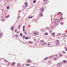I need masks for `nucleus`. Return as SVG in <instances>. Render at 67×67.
I'll use <instances>...</instances> for the list:
<instances>
[{
	"mask_svg": "<svg viewBox=\"0 0 67 67\" xmlns=\"http://www.w3.org/2000/svg\"><path fill=\"white\" fill-rule=\"evenodd\" d=\"M48 45H50V43H48L47 44Z\"/></svg>",
	"mask_w": 67,
	"mask_h": 67,
	"instance_id": "obj_52",
	"label": "nucleus"
},
{
	"mask_svg": "<svg viewBox=\"0 0 67 67\" xmlns=\"http://www.w3.org/2000/svg\"><path fill=\"white\" fill-rule=\"evenodd\" d=\"M46 4H47V2L46 3Z\"/></svg>",
	"mask_w": 67,
	"mask_h": 67,
	"instance_id": "obj_54",
	"label": "nucleus"
},
{
	"mask_svg": "<svg viewBox=\"0 0 67 67\" xmlns=\"http://www.w3.org/2000/svg\"><path fill=\"white\" fill-rule=\"evenodd\" d=\"M23 32H24V30L25 29V26L24 25L23 26Z\"/></svg>",
	"mask_w": 67,
	"mask_h": 67,
	"instance_id": "obj_4",
	"label": "nucleus"
},
{
	"mask_svg": "<svg viewBox=\"0 0 67 67\" xmlns=\"http://www.w3.org/2000/svg\"><path fill=\"white\" fill-rule=\"evenodd\" d=\"M40 11L42 12H43L44 11V9L42 8L40 9Z\"/></svg>",
	"mask_w": 67,
	"mask_h": 67,
	"instance_id": "obj_5",
	"label": "nucleus"
},
{
	"mask_svg": "<svg viewBox=\"0 0 67 67\" xmlns=\"http://www.w3.org/2000/svg\"><path fill=\"white\" fill-rule=\"evenodd\" d=\"M44 34L46 35H48V33L47 32H46Z\"/></svg>",
	"mask_w": 67,
	"mask_h": 67,
	"instance_id": "obj_17",
	"label": "nucleus"
},
{
	"mask_svg": "<svg viewBox=\"0 0 67 67\" xmlns=\"http://www.w3.org/2000/svg\"><path fill=\"white\" fill-rule=\"evenodd\" d=\"M16 37H18V35H16Z\"/></svg>",
	"mask_w": 67,
	"mask_h": 67,
	"instance_id": "obj_48",
	"label": "nucleus"
},
{
	"mask_svg": "<svg viewBox=\"0 0 67 67\" xmlns=\"http://www.w3.org/2000/svg\"><path fill=\"white\" fill-rule=\"evenodd\" d=\"M62 13L60 12H59V15H62Z\"/></svg>",
	"mask_w": 67,
	"mask_h": 67,
	"instance_id": "obj_18",
	"label": "nucleus"
},
{
	"mask_svg": "<svg viewBox=\"0 0 67 67\" xmlns=\"http://www.w3.org/2000/svg\"><path fill=\"white\" fill-rule=\"evenodd\" d=\"M54 55H52V57H54Z\"/></svg>",
	"mask_w": 67,
	"mask_h": 67,
	"instance_id": "obj_58",
	"label": "nucleus"
},
{
	"mask_svg": "<svg viewBox=\"0 0 67 67\" xmlns=\"http://www.w3.org/2000/svg\"><path fill=\"white\" fill-rule=\"evenodd\" d=\"M37 32H35L34 33V35H37Z\"/></svg>",
	"mask_w": 67,
	"mask_h": 67,
	"instance_id": "obj_20",
	"label": "nucleus"
},
{
	"mask_svg": "<svg viewBox=\"0 0 67 67\" xmlns=\"http://www.w3.org/2000/svg\"><path fill=\"white\" fill-rule=\"evenodd\" d=\"M31 60L30 59H28L27 60V62H28V63H30L31 62Z\"/></svg>",
	"mask_w": 67,
	"mask_h": 67,
	"instance_id": "obj_8",
	"label": "nucleus"
},
{
	"mask_svg": "<svg viewBox=\"0 0 67 67\" xmlns=\"http://www.w3.org/2000/svg\"><path fill=\"white\" fill-rule=\"evenodd\" d=\"M61 25H63V23H60Z\"/></svg>",
	"mask_w": 67,
	"mask_h": 67,
	"instance_id": "obj_37",
	"label": "nucleus"
},
{
	"mask_svg": "<svg viewBox=\"0 0 67 67\" xmlns=\"http://www.w3.org/2000/svg\"><path fill=\"white\" fill-rule=\"evenodd\" d=\"M24 33L25 34H27V33L26 32V31H25L24 32Z\"/></svg>",
	"mask_w": 67,
	"mask_h": 67,
	"instance_id": "obj_22",
	"label": "nucleus"
},
{
	"mask_svg": "<svg viewBox=\"0 0 67 67\" xmlns=\"http://www.w3.org/2000/svg\"><path fill=\"white\" fill-rule=\"evenodd\" d=\"M49 32L50 33H51V32H52V31H49Z\"/></svg>",
	"mask_w": 67,
	"mask_h": 67,
	"instance_id": "obj_50",
	"label": "nucleus"
},
{
	"mask_svg": "<svg viewBox=\"0 0 67 67\" xmlns=\"http://www.w3.org/2000/svg\"><path fill=\"white\" fill-rule=\"evenodd\" d=\"M33 42H31L30 44H33Z\"/></svg>",
	"mask_w": 67,
	"mask_h": 67,
	"instance_id": "obj_44",
	"label": "nucleus"
},
{
	"mask_svg": "<svg viewBox=\"0 0 67 67\" xmlns=\"http://www.w3.org/2000/svg\"><path fill=\"white\" fill-rule=\"evenodd\" d=\"M50 61H49V63H50V64H51V63H50Z\"/></svg>",
	"mask_w": 67,
	"mask_h": 67,
	"instance_id": "obj_57",
	"label": "nucleus"
},
{
	"mask_svg": "<svg viewBox=\"0 0 67 67\" xmlns=\"http://www.w3.org/2000/svg\"><path fill=\"white\" fill-rule=\"evenodd\" d=\"M29 43H31V41H28Z\"/></svg>",
	"mask_w": 67,
	"mask_h": 67,
	"instance_id": "obj_40",
	"label": "nucleus"
},
{
	"mask_svg": "<svg viewBox=\"0 0 67 67\" xmlns=\"http://www.w3.org/2000/svg\"><path fill=\"white\" fill-rule=\"evenodd\" d=\"M59 20H62V18H60V19H59Z\"/></svg>",
	"mask_w": 67,
	"mask_h": 67,
	"instance_id": "obj_53",
	"label": "nucleus"
},
{
	"mask_svg": "<svg viewBox=\"0 0 67 67\" xmlns=\"http://www.w3.org/2000/svg\"><path fill=\"white\" fill-rule=\"evenodd\" d=\"M7 9H9V6H7Z\"/></svg>",
	"mask_w": 67,
	"mask_h": 67,
	"instance_id": "obj_25",
	"label": "nucleus"
},
{
	"mask_svg": "<svg viewBox=\"0 0 67 67\" xmlns=\"http://www.w3.org/2000/svg\"><path fill=\"white\" fill-rule=\"evenodd\" d=\"M1 36H0V38H1V36H3V33H1Z\"/></svg>",
	"mask_w": 67,
	"mask_h": 67,
	"instance_id": "obj_15",
	"label": "nucleus"
},
{
	"mask_svg": "<svg viewBox=\"0 0 67 67\" xmlns=\"http://www.w3.org/2000/svg\"><path fill=\"white\" fill-rule=\"evenodd\" d=\"M65 51H67V48H66L65 49Z\"/></svg>",
	"mask_w": 67,
	"mask_h": 67,
	"instance_id": "obj_43",
	"label": "nucleus"
},
{
	"mask_svg": "<svg viewBox=\"0 0 67 67\" xmlns=\"http://www.w3.org/2000/svg\"><path fill=\"white\" fill-rule=\"evenodd\" d=\"M27 38H28V39H30V36H28L27 37Z\"/></svg>",
	"mask_w": 67,
	"mask_h": 67,
	"instance_id": "obj_32",
	"label": "nucleus"
},
{
	"mask_svg": "<svg viewBox=\"0 0 67 67\" xmlns=\"http://www.w3.org/2000/svg\"><path fill=\"white\" fill-rule=\"evenodd\" d=\"M7 10H6V15L7 14Z\"/></svg>",
	"mask_w": 67,
	"mask_h": 67,
	"instance_id": "obj_61",
	"label": "nucleus"
},
{
	"mask_svg": "<svg viewBox=\"0 0 67 67\" xmlns=\"http://www.w3.org/2000/svg\"><path fill=\"white\" fill-rule=\"evenodd\" d=\"M41 45H47V44H46V43H43V44H41Z\"/></svg>",
	"mask_w": 67,
	"mask_h": 67,
	"instance_id": "obj_13",
	"label": "nucleus"
},
{
	"mask_svg": "<svg viewBox=\"0 0 67 67\" xmlns=\"http://www.w3.org/2000/svg\"><path fill=\"white\" fill-rule=\"evenodd\" d=\"M63 35H65V34H66L64 33L63 34Z\"/></svg>",
	"mask_w": 67,
	"mask_h": 67,
	"instance_id": "obj_62",
	"label": "nucleus"
},
{
	"mask_svg": "<svg viewBox=\"0 0 67 67\" xmlns=\"http://www.w3.org/2000/svg\"><path fill=\"white\" fill-rule=\"evenodd\" d=\"M52 36H55V33L53 32L52 34Z\"/></svg>",
	"mask_w": 67,
	"mask_h": 67,
	"instance_id": "obj_6",
	"label": "nucleus"
},
{
	"mask_svg": "<svg viewBox=\"0 0 67 67\" xmlns=\"http://www.w3.org/2000/svg\"><path fill=\"white\" fill-rule=\"evenodd\" d=\"M25 38V40H27V39H28L27 37H26Z\"/></svg>",
	"mask_w": 67,
	"mask_h": 67,
	"instance_id": "obj_29",
	"label": "nucleus"
},
{
	"mask_svg": "<svg viewBox=\"0 0 67 67\" xmlns=\"http://www.w3.org/2000/svg\"><path fill=\"white\" fill-rule=\"evenodd\" d=\"M17 33L18 34L19 33V31H17Z\"/></svg>",
	"mask_w": 67,
	"mask_h": 67,
	"instance_id": "obj_64",
	"label": "nucleus"
},
{
	"mask_svg": "<svg viewBox=\"0 0 67 67\" xmlns=\"http://www.w3.org/2000/svg\"><path fill=\"white\" fill-rule=\"evenodd\" d=\"M17 66L18 67H20L21 66V64L20 63H18Z\"/></svg>",
	"mask_w": 67,
	"mask_h": 67,
	"instance_id": "obj_1",
	"label": "nucleus"
},
{
	"mask_svg": "<svg viewBox=\"0 0 67 67\" xmlns=\"http://www.w3.org/2000/svg\"><path fill=\"white\" fill-rule=\"evenodd\" d=\"M46 28L47 29H49V27H46Z\"/></svg>",
	"mask_w": 67,
	"mask_h": 67,
	"instance_id": "obj_51",
	"label": "nucleus"
},
{
	"mask_svg": "<svg viewBox=\"0 0 67 67\" xmlns=\"http://www.w3.org/2000/svg\"><path fill=\"white\" fill-rule=\"evenodd\" d=\"M36 0H34L33 1V3H36Z\"/></svg>",
	"mask_w": 67,
	"mask_h": 67,
	"instance_id": "obj_14",
	"label": "nucleus"
},
{
	"mask_svg": "<svg viewBox=\"0 0 67 67\" xmlns=\"http://www.w3.org/2000/svg\"><path fill=\"white\" fill-rule=\"evenodd\" d=\"M11 65H12L13 66V65H14V64H13V63H11Z\"/></svg>",
	"mask_w": 67,
	"mask_h": 67,
	"instance_id": "obj_38",
	"label": "nucleus"
},
{
	"mask_svg": "<svg viewBox=\"0 0 67 67\" xmlns=\"http://www.w3.org/2000/svg\"><path fill=\"white\" fill-rule=\"evenodd\" d=\"M55 21H56V20H57V19H55Z\"/></svg>",
	"mask_w": 67,
	"mask_h": 67,
	"instance_id": "obj_63",
	"label": "nucleus"
},
{
	"mask_svg": "<svg viewBox=\"0 0 67 67\" xmlns=\"http://www.w3.org/2000/svg\"><path fill=\"white\" fill-rule=\"evenodd\" d=\"M61 18H62V19H63V17L62 16H61Z\"/></svg>",
	"mask_w": 67,
	"mask_h": 67,
	"instance_id": "obj_56",
	"label": "nucleus"
},
{
	"mask_svg": "<svg viewBox=\"0 0 67 67\" xmlns=\"http://www.w3.org/2000/svg\"><path fill=\"white\" fill-rule=\"evenodd\" d=\"M5 0L6 1V2H8V0Z\"/></svg>",
	"mask_w": 67,
	"mask_h": 67,
	"instance_id": "obj_55",
	"label": "nucleus"
},
{
	"mask_svg": "<svg viewBox=\"0 0 67 67\" xmlns=\"http://www.w3.org/2000/svg\"><path fill=\"white\" fill-rule=\"evenodd\" d=\"M56 36V37H58V34H57Z\"/></svg>",
	"mask_w": 67,
	"mask_h": 67,
	"instance_id": "obj_36",
	"label": "nucleus"
},
{
	"mask_svg": "<svg viewBox=\"0 0 67 67\" xmlns=\"http://www.w3.org/2000/svg\"><path fill=\"white\" fill-rule=\"evenodd\" d=\"M63 53H64V54H65V53H66V52H64V51H63Z\"/></svg>",
	"mask_w": 67,
	"mask_h": 67,
	"instance_id": "obj_41",
	"label": "nucleus"
},
{
	"mask_svg": "<svg viewBox=\"0 0 67 67\" xmlns=\"http://www.w3.org/2000/svg\"><path fill=\"white\" fill-rule=\"evenodd\" d=\"M48 57H46L44 59V60H47V59H48Z\"/></svg>",
	"mask_w": 67,
	"mask_h": 67,
	"instance_id": "obj_9",
	"label": "nucleus"
},
{
	"mask_svg": "<svg viewBox=\"0 0 67 67\" xmlns=\"http://www.w3.org/2000/svg\"><path fill=\"white\" fill-rule=\"evenodd\" d=\"M54 23H55V24H56L57 23V21H55L54 22Z\"/></svg>",
	"mask_w": 67,
	"mask_h": 67,
	"instance_id": "obj_35",
	"label": "nucleus"
},
{
	"mask_svg": "<svg viewBox=\"0 0 67 67\" xmlns=\"http://www.w3.org/2000/svg\"><path fill=\"white\" fill-rule=\"evenodd\" d=\"M22 65H23V66H24V64H23Z\"/></svg>",
	"mask_w": 67,
	"mask_h": 67,
	"instance_id": "obj_60",
	"label": "nucleus"
},
{
	"mask_svg": "<svg viewBox=\"0 0 67 67\" xmlns=\"http://www.w3.org/2000/svg\"><path fill=\"white\" fill-rule=\"evenodd\" d=\"M65 58H67V56H65Z\"/></svg>",
	"mask_w": 67,
	"mask_h": 67,
	"instance_id": "obj_45",
	"label": "nucleus"
},
{
	"mask_svg": "<svg viewBox=\"0 0 67 67\" xmlns=\"http://www.w3.org/2000/svg\"><path fill=\"white\" fill-rule=\"evenodd\" d=\"M57 42H59V41L58 40H57Z\"/></svg>",
	"mask_w": 67,
	"mask_h": 67,
	"instance_id": "obj_47",
	"label": "nucleus"
},
{
	"mask_svg": "<svg viewBox=\"0 0 67 67\" xmlns=\"http://www.w3.org/2000/svg\"><path fill=\"white\" fill-rule=\"evenodd\" d=\"M20 16H19L18 17V19H19L20 18Z\"/></svg>",
	"mask_w": 67,
	"mask_h": 67,
	"instance_id": "obj_46",
	"label": "nucleus"
},
{
	"mask_svg": "<svg viewBox=\"0 0 67 67\" xmlns=\"http://www.w3.org/2000/svg\"><path fill=\"white\" fill-rule=\"evenodd\" d=\"M40 16H43V14L40 13Z\"/></svg>",
	"mask_w": 67,
	"mask_h": 67,
	"instance_id": "obj_10",
	"label": "nucleus"
},
{
	"mask_svg": "<svg viewBox=\"0 0 67 67\" xmlns=\"http://www.w3.org/2000/svg\"><path fill=\"white\" fill-rule=\"evenodd\" d=\"M50 38L49 39V41H51V40H53V38H52V37H49Z\"/></svg>",
	"mask_w": 67,
	"mask_h": 67,
	"instance_id": "obj_11",
	"label": "nucleus"
},
{
	"mask_svg": "<svg viewBox=\"0 0 67 67\" xmlns=\"http://www.w3.org/2000/svg\"><path fill=\"white\" fill-rule=\"evenodd\" d=\"M60 57H61V56H62V54H60Z\"/></svg>",
	"mask_w": 67,
	"mask_h": 67,
	"instance_id": "obj_49",
	"label": "nucleus"
},
{
	"mask_svg": "<svg viewBox=\"0 0 67 67\" xmlns=\"http://www.w3.org/2000/svg\"><path fill=\"white\" fill-rule=\"evenodd\" d=\"M3 20V19L2 20V21L3 22H4V20Z\"/></svg>",
	"mask_w": 67,
	"mask_h": 67,
	"instance_id": "obj_34",
	"label": "nucleus"
},
{
	"mask_svg": "<svg viewBox=\"0 0 67 67\" xmlns=\"http://www.w3.org/2000/svg\"><path fill=\"white\" fill-rule=\"evenodd\" d=\"M24 4H25V7H26L27 6V2H25Z\"/></svg>",
	"mask_w": 67,
	"mask_h": 67,
	"instance_id": "obj_3",
	"label": "nucleus"
},
{
	"mask_svg": "<svg viewBox=\"0 0 67 67\" xmlns=\"http://www.w3.org/2000/svg\"><path fill=\"white\" fill-rule=\"evenodd\" d=\"M63 62L64 63H67V61L65 60H63Z\"/></svg>",
	"mask_w": 67,
	"mask_h": 67,
	"instance_id": "obj_19",
	"label": "nucleus"
},
{
	"mask_svg": "<svg viewBox=\"0 0 67 67\" xmlns=\"http://www.w3.org/2000/svg\"><path fill=\"white\" fill-rule=\"evenodd\" d=\"M40 42H41V43H45V42H44V41H43V40H41L40 41Z\"/></svg>",
	"mask_w": 67,
	"mask_h": 67,
	"instance_id": "obj_7",
	"label": "nucleus"
},
{
	"mask_svg": "<svg viewBox=\"0 0 67 67\" xmlns=\"http://www.w3.org/2000/svg\"><path fill=\"white\" fill-rule=\"evenodd\" d=\"M13 64H14V65H15V63L14 62H13Z\"/></svg>",
	"mask_w": 67,
	"mask_h": 67,
	"instance_id": "obj_42",
	"label": "nucleus"
},
{
	"mask_svg": "<svg viewBox=\"0 0 67 67\" xmlns=\"http://www.w3.org/2000/svg\"><path fill=\"white\" fill-rule=\"evenodd\" d=\"M4 60L5 62H6V63H8V61L6 60L5 59H4Z\"/></svg>",
	"mask_w": 67,
	"mask_h": 67,
	"instance_id": "obj_21",
	"label": "nucleus"
},
{
	"mask_svg": "<svg viewBox=\"0 0 67 67\" xmlns=\"http://www.w3.org/2000/svg\"><path fill=\"white\" fill-rule=\"evenodd\" d=\"M10 16V15H8L7 16H6L5 18H9V16Z\"/></svg>",
	"mask_w": 67,
	"mask_h": 67,
	"instance_id": "obj_24",
	"label": "nucleus"
},
{
	"mask_svg": "<svg viewBox=\"0 0 67 67\" xmlns=\"http://www.w3.org/2000/svg\"><path fill=\"white\" fill-rule=\"evenodd\" d=\"M57 45H59V42L57 43Z\"/></svg>",
	"mask_w": 67,
	"mask_h": 67,
	"instance_id": "obj_33",
	"label": "nucleus"
},
{
	"mask_svg": "<svg viewBox=\"0 0 67 67\" xmlns=\"http://www.w3.org/2000/svg\"><path fill=\"white\" fill-rule=\"evenodd\" d=\"M23 37L24 39L25 38V36L24 35L23 36Z\"/></svg>",
	"mask_w": 67,
	"mask_h": 67,
	"instance_id": "obj_39",
	"label": "nucleus"
},
{
	"mask_svg": "<svg viewBox=\"0 0 67 67\" xmlns=\"http://www.w3.org/2000/svg\"><path fill=\"white\" fill-rule=\"evenodd\" d=\"M21 25H19V27L18 28L19 29H20V27H21Z\"/></svg>",
	"mask_w": 67,
	"mask_h": 67,
	"instance_id": "obj_23",
	"label": "nucleus"
},
{
	"mask_svg": "<svg viewBox=\"0 0 67 67\" xmlns=\"http://www.w3.org/2000/svg\"><path fill=\"white\" fill-rule=\"evenodd\" d=\"M58 34H59V35H61L62 34H60V33H59Z\"/></svg>",
	"mask_w": 67,
	"mask_h": 67,
	"instance_id": "obj_59",
	"label": "nucleus"
},
{
	"mask_svg": "<svg viewBox=\"0 0 67 67\" xmlns=\"http://www.w3.org/2000/svg\"><path fill=\"white\" fill-rule=\"evenodd\" d=\"M13 29H14V27H13V26H12L10 28V29L11 30H13Z\"/></svg>",
	"mask_w": 67,
	"mask_h": 67,
	"instance_id": "obj_12",
	"label": "nucleus"
},
{
	"mask_svg": "<svg viewBox=\"0 0 67 67\" xmlns=\"http://www.w3.org/2000/svg\"><path fill=\"white\" fill-rule=\"evenodd\" d=\"M29 65H30V64H27L26 65V66H29Z\"/></svg>",
	"mask_w": 67,
	"mask_h": 67,
	"instance_id": "obj_26",
	"label": "nucleus"
},
{
	"mask_svg": "<svg viewBox=\"0 0 67 67\" xmlns=\"http://www.w3.org/2000/svg\"><path fill=\"white\" fill-rule=\"evenodd\" d=\"M20 36H21V37H22L23 36L22 35V33H21L20 34Z\"/></svg>",
	"mask_w": 67,
	"mask_h": 67,
	"instance_id": "obj_16",
	"label": "nucleus"
},
{
	"mask_svg": "<svg viewBox=\"0 0 67 67\" xmlns=\"http://www.w3.org/2000/svg\"><path fill=\"white\" fill-rule=\"evenodd\" d=\"M15 32H16V31H17V29H15Z\"/></svg>",
	"mask_w": 67,
	"mask_h": 67,
	"instance_id": "obj_31",
	"label": "nucleus"
},
{
	"mask_svg": "<svg viewBox=\"0 0 67 67\" xmlns=\"http://www.w3.org/2000/svg\"><path fill=\"white\" fill-rule=\"evenodd\" d=\"M62 64V63H58V64H57V66L58 67H59L60 66H61V64Z\"/></svg>",
	"mask_w": 67,
	"mask_h": 67,
	"instance_id": "obj_2",
	"label": "nucleus"
},
{
	"mask_svg": "<svg viewBox=\"0 0 67 67\" xmlns=\"http://www.w3.org/2000/svg\"><path fill=\"white\" fill-rule=\"evenodd\" d=\"M63 37H66V35H64L62 36Z\"/></svg>",
	"mask_w": 67,
	"mask_h": 67,
	"instance_id": "obj_28",
	"label": "nucleus"
},
{
	"mask_svg": "<svg viewBox=\"0 0 67 67\" xmlns=\"http://www.w3.org/2000/svg\"><path fill=\"white\" fill-rule=\"evenodd\" d=\"M33 16H30L29 17V18H33Z\"/></svg>",
	"mask_w": 67,
	"mask_h": 67,
	"instance_id": "obj_27",
	"label": "nucleus"
},
{
	"mask_svg": "<svg viewBox=\"0 0 67 67\" xmlns=\"http://www.w3.org/2000/svg\"><path fill=\"white\" fill-rule=\"evenodd\" d=\"M53 60H56V58H55Z\"/></svg>",
	"mask_w": 67,
	"mask_h": 67,
	"instance_id": "obj_30",
	"label": "nucleus"
}]
</instances>
